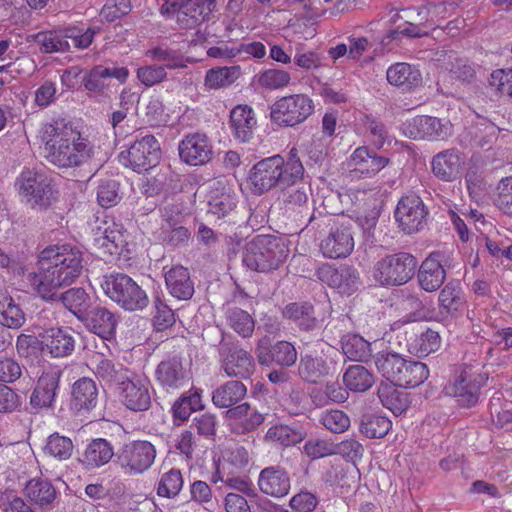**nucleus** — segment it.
Returning a JSON list of instances; mask_svg holds the SVG:
<instances>
[{
  "mask_svg": "<svg viewBox=\"0 0 512 512\" xmlns=\"http://www.w3.org/2000/svg\"><path fill=\"white\" fill-rule=\"evenodd\" d=\"M440 346V336L436 331L427 329L422 332L415 340L411 343V348L419 356H427L432 352H435Z\"/></svg>",
  "mask_w": 512,
  "mask_h": 512,
  "instance_id": "nucleus-59",
  "label": "nucleus"
},
{
  "mask_svg": "<svg viewBox=\"0 0 512 512\" xmlns=\"http://www.w3.org/2000/svg\"><path fill=\"white\" fill-rule=\"evenodd\" d=\"M155 446L146 440L125 443L116 454L117 463L126 475L136 476L147 471L156 458Z\"/></svg>",
  "mask_w": 512,
  "mask_h": 512,
  "instance_id": "nucleus-9",
  "label": "nucleus"
},
{
  "mask_svg": "<svg viewBox=\"0 0 512 512\" xmlns=\"http://www.w3.org/2000/svg\"><path fill=\"white\" fill-rule=\"evenodd\" d=\"M184 478L180 469L172 468L163 472L157 483V495L165 498H174L182 490Z\"/></svg>",
  "mask_w": 512,
  "mask_h": 512,
  "instance_id": "nucleus-51",
  "label": "nucleus"
},
{
  "mask_svg": "<svg viewBox=\"0 0 512 512\" xmlns=\"http://www.w3.org/2000/svg\"><path fill=\"white\" fill-rule=\"evenodd\" d=\"M428 214L423 200L416 194H409L399 200L395 210V220L403 232L413 234L425 227Z\"/></svg>",
  "mask_w": 512,
  "mask_h": 512,
  "instance_id": "nucleus-14",
  "label": "nucleus"
},
{
  "mask_svg": "<svg viewBox=\"0 0 512 512\" xmlns=\"http://www.w3.org/2000/svg\"><path fill=\"white\" fill-rule=\"evenodd\" d=\"M246 394L247 388L241 381L230 380L213 391L212 402L218 408H233Z\"/></svg>",
  "mask_w": 512,
  "mask_h": 512,
  "instance_id": "nucleus-38",
  "label": "nucleus"
},
{
  "mask_svg": "<svg viewBox=\"0 0 512 512\" xmlns=\"http://www.w3.org/2000/svg\"><path fill=\"white\" fill-rule=\"evenodd\" d=\"M115 455L112 444L104 438L92 439L80 457L86 469L100 468L110 462Z\"/></svg>",
  "mask_w": 512,
  "mask_h": 512,
  "instance_id": "nucleus-33",
  "label": "nucleus"
},
{
  "mask_svg": "<svg viewBox=\"0 0 512 512\" xmlns=\"http://www.w3.org/2000/svg\"><path fill=\"white\" fill-rule=\"evenodd\" d=\"M104 290L111 300L128 311L142 310L149 303L146 292L131 277L123 273L108 276Z\"/></svg>",
  "mask_w": 512,
  "mask_h": 512,
  "instance_id": "nucleus-8",
  "label": "nucleus"
},
{
  "mask_svg": "<svg viewBox=\"0 0 512 512\" xmlns=\"http://www.w3.org/2000/svg\"><path fill=\"white\" fill-rule=\"evenodd\" d=\"M488 83L496 93L507 95L512 101V68L494 70Z\"/></svg>",
  "mask_w": 512,
  "mask_h": 512,
  "instance_id": "nucleus-64",
  "label": "nucleus"
},
{
  "mask_svg": "<svg viewBox=\"0 0 512 512\" xmlns=\"http://www.w3.org/2000/svg\"><path fill=\"white\" fill-rule=\"evenodd\" d=\"M343 382L353 392H365L375 383V377L363 365H351L343 374Z\"/></svg>",
  "mask_w": 512,
  "mask_h": 512,
  "instance_id": "nucleus-46",
  "label": "nucleus"
},
{
  "mask_svg": "<svg viewBox=\"0 0 512 512\" xmlns=\"http://www.w3.org/2000/svg\"><path fill=\"white\" fill-rule=\"evenodd\" d=\"M258 486L262 493L281 498L290 490V478L288 473L279 466H269L261 470L258 477Z\"/></svg>",
  "mask_w": 512,
  "mask_h": 512,
  "instance_id": "nucleus-25",
  "label": "nucleus"
},
{
  "mask_svg": "<svg viewBox=\"0 0 512 512\" xmlns=\"http://www.w3.org/2000/svg\"><path fill=\"white\" fill-rule=\"evenodd\" d=\"M166 287L174 298L189 300L194 294V282L187 268L176 265L164 272Z\"/></svg>",
  "mask_w": 512,
  "mask_h": 512,
  "instance_id": "nucleus-29",
  "label": "nucleus"
},
{
  "mask_svg": "<svg viewBox=\"0 0 512 512\" xmlns=\"http://www.w3.org/2000/svg\"><path fill=\"white\" fill-rule=\"evenodd\" d=\"M62 371L57 368L44 371L38 378L30 396V405L34 409L53 408L59 390Z\"/></svg>",
  "mask_w": 512,
  "mask_h": 512,
  "instance_id": "nucleus-19",
  "label": "nucleus"
},
{
  "mask_svg": "<svg viewBox=\"0 0 512 512\" xmlns=\"http://www.w3.org/2000/svg\"><path fill=\"white\" fill-rule=\"evenodd\" d=\"M480 382L471 368L460 369L444 388L449 396L457 397L460 405L472 407L478 401Z\"/></svg>",
  "mask_w": 512,
  "mask_h": 512,
  "instance_id": "nucleus-17",
  "label": "nucleus"
},
{
  "mask_svg": "<svg viewBox=\"0 0 512 512\" xmlns=\"http://www.w3.org/2000/svg\"><path fill=\"white\" fill-rule=\"evenodd\" d=\"M386 77L390 84L403 89L416 87L422 81L420 71L408 63H396L390 66Z\"/></svg>",
  "mask_w": 512,
  "mask_h": 512,
  "instance_id": "nucleus-41",
  "label": "nucleus"
},
{
  "mask_svg": "<svg viewBox=\"0 0 512 512\" xmlns=\"http://www.w3.org/2000/svg\"><path fill=\"white\" fill-rule=\"evenodd\" d=\"M444 254L432 252L421 264L418 270V281L422 289L427 292L438 290L446 279L443 267Z\"/></svg>",
  "mask_w": 512,
  "mask_h": 512,
  "instance_id": "nucleus-24",
  "label": "nucleus"
},
{
  "mask_svg": "<svg viewBox=\"0 0 512 512\" xmlns=\"http://www.w3.org/2000/svg\"><path fill=\"white\" fill-rule=\"evenodd\" d=\"M25 322L26 316L22 308L7 291L0 290V325L9 329H20Z\"/></svg>",
  "mask_w": 512,
  "mask_h": 512,
  "instance_id": "nucleus-40",
  "label": "nucleus"
},
{
  "mask_svg": "<svg viewBox=\"0 0 512 512\" xmlns=\"http://www.w3.org/2000/svg\"><path fill=\"white\" fill-rule=\"evenodd\" d=\"M258 84L266 89L275 90L287 86L290 82V74L281 69H267L257 76Z\"/></svg>",
  "mask_w": 512,
  "mask_h": 512,
  "instance_id": "nucleus-60",
  "label": "nucleus"
},
{
  "mask_svg": "<svg viewBox=\"0 0 512 512\" xmlns=\"http://www.w3.org/2000/svg\"><path fill=\"white\" fill-rule=\"evenodd\" d=\"M219 332L218 344L219 362L227 377L248 379L255 371L252 355L241 347L240 343L231 336Z\"/></svg>",
  "mask_w": 512,
  "mask_h": 512,
  "instance_id": "nucleus-5",
  "label": "nucleus"
},
{
  "mask_svg": "<svg viewBox=\"0 0 512 512\" xmlns=\"http://www.w3.org/2000/svg\"><path fill=\"white\" fill-rule=\"evenodd\" d=\"M336 370V361L331 354L301 356L298 374L306 382L319 383L323 378L331 376Z\"/></svg>",
  "mask_w": 512,
  "mask_h": 512,
  "instance_id": "nucleus-21",
  "label": "nucleus"
},
{
  "mask_svg": "<svg viewBox=\"0 0 512 512\" xmlns=\"http://www.w3.org/2000/svg\"><path fill=\"white\" fill-rule=\"evenodd\" d=\"M216 8V0H162L160 11L168 17H176L183 29H194L209 20Z\"/></svg>",
  "mask_w": 512,
  "mask_h": 512,
  "instance_id": "nucleus-6",
  "label": "nucleus"
},
{
  "mask_svg": "<svg viewBox=\"0 0 512 512\" xmlns=\"http://www.w3.org/2000/svg\"><path fill=\"white\" fill-rule=\"evenodd\" d=\"M405 358L393 351H380L374 356V363L379 374L386 379L385 382L396 383L399 380Z\"/></svg>",
  "mask_w": 512,
  "mask_h": 512,
  "instance_id": "nucleus-39",
  "label": "nucleus"
},
{
  "mask_svg": "<svg viewBox=\"0 0 512 512\" xmlns=\"http://www.w3.org/2000/svg\"><path fill=\"white\" fill-rule=\"evenodd\" d=\"M443 67L449 71L452 77L463 82H470L475 77V68L466 58L459 56L456 52L450 51L445 54Z\"/></svg>",
  "mask_w": 512,
  "mask_h": 512,
  "instance_id": "nucleus-49",
  "label": "nucleus"
},
{
  "mask_svg": "<svg viewBox=\"0 0 512 512\" xmlns=\"http://www.w3.org/2000/svg\"><path fill=\"white\" fill-rule=\"evenodd\" d=\"M19 193L33 208L46 209L53 199L52 180L37 171L25 170L16 181Z\"/></svg>",
  "mask_w": 512,
  "mask_h": 512,
  "instance_id": "nucleus-11",
  "label": "nucleus"
},
{
  "mask_svg": "<svg viewBox=\"0 0 512 512\" xmlns=\"http://www.w3.org/2000/svg\"><path fill=\"white\" fill-rule=\"evenodd\" d=\"M90 369L94 375L107 385H119L129 371L122 364H115L102 353H94L90 358Z\"/></svg>",
  "mask_w": 512,
  "mask_h": 512,
  "instance_id": "nucleus-31",
  "label": "nucleus"
},
{
  "mask_svg": "<svg viewBox=\"0 0 512 512\" xmlns=\"http://www.w3.org/2000/svg\"><path fill=\"white\" fill-rule=\"evenodd\" d=\"M314 111V103L305 94L282 97L271 107V120L282 126H295L304 122Z\"/></svg>",
  "mask_w": 512,
  "mask_h": 512,
  "instance_id": "nucleus-10",
  "label": "nucleus"
},
{
  "mask_svg": "<svg viewBox=\"0 0 512 512\" xmlns=\"http://www.w3.org/2000/svg\"><path fill=\"white\" fill-rule=\"evenodd\" d=\"M300 165L285 162L280 155L258 161L249 172V182L255 194L261 195L275 187L285 188L300 182Z\"/></svg>",
  "mask_w": 512,
  "mask_h": 512,
  "instance_id": "nucleus-3",
  "label": "nucleus"
},
{
  "mask_svg": "<svg viewBox=\"0 0 512 512\" xmlns=\"http://www.w3.org/2000/svg\"><path fill=\"white\" fill-rule=\"evenodd\" d=\"M392 422L386 416L367 413L361 416L360 432L370 439L382 438L390 431Z\"/></svg>",
  "mask_w": 512,
  "mask_h": 512,
  "instance_id": "nucleus-48",
  "label": "nucleus"
},
{
  "mask_svg": "<svg viewBox=\"0 0 512 512\" xmlns=\"http://www.w3.org/2000/svg\"><path fill=\"white\" fill-rule=\"evenodd\" d=\"M160 159V144L153 135L136 140L129 149L119 154V161L136 172L147 171Z\"/></svg>",
  "mask_w": 512,
  "mask_h": 512,
  "instance_id": "nucleus-13",
  "label": "nucleus"
},
{
  "mask_svg": "<svg viewBox=\"0 0 512 512\" xmlns=\"http://www.w3.org/2000/svg\"><path fill=\"white\" fill-rule=\"evenodd\" d=\"M235 197L230 192L218 190L211 192L208 200V212L217 218L226 216L235 208Z\"/></svg>",
  "mask_w": 512,
  "mask_h": 512,
  "instance_id": "nucleus-55",
  "label": "nucleus"
},
{
  "mask_svg": "<svg viewBox=\"0 0 512 512\" xmlns=\"http://www.w3.org/2000/svg\"><path fill=\"white\" fill-rule=\"evenodd\" d=\"M429 376V369L426 364L419 361L405 360L400 371L398 386L414 388L421 385Z\"/></svg>",
  "mask_w": 512,
  "mask_h": 512,
  "instance_id": "nucleus-47",
  "label": "nucleus"
},
{
  "mask_svg": "<svg viewBox=\"0 0 512 512\" xmlns=\"http://www.w3.org/2000/svg\"><path fill=\"white\" fill-rule=\"evenodd\" d=\"M449 120L421 115L414 117L408 124L409 136L413 139L444 140L452 135Z\"/></svg>",
  "mask_w": 512,
  "mask_h": 512,
  "instance_id": "nucleus-20",
  "label": "nucleus"
},
{
  "mask_svg": "<svg viewBox=\"0 0 512 512\" xmlns=\"http://www.w3.org/2000/svg\"><path fill=\"white\" fill-rule=\"evenodd\" d=\"M389 162V158L377 154L366 146H361L351 154L348 164L355 172L372 177L385 168Z\"/></svg>",
  "mask_w": 512,
  "mask_h": 512,
  "instance_id": "nucleus-27",
  "label": "nucleus"
},
{
  "mask_svg": "<svg viewBox=\"0 0 512 512\" xmlns=\"http://www.w3.org/2000/svg\"><path fill=\"white\" fill-rule=\"evenodd\" d=\"M44 452L58 460H67L73 452L72 440L59 433H53L47 438Z\"/></svg>",
  "mask_w": 512,
  "mask_h": 512,
  "instance_id": "nucleus-57",
  "label": "nucleus"
},
{
  "mask_svg": "<svg viewBox=\"0 0 512 512\" xmlns=\"http://www.w3.org/2000/svg\"><path fill=\"white\" fill-rule=\"evenodd\" d=\"M348 395L347 390L336 382L327 383L324 387L315 388L311 392V398L317 406H325L330 402H344Z\"/></svg>",
  "mask_w": 512,
  "mask_h": 512,
  "instance_id": "nucleus-52",
  "label": "nucleus"
},
{
  "mask_svg": "<svg viewBox=\"0 0 512 512\" xmlns=\"http://www.w3.org/2000/svg\"><path fill=\"white\" fill-rule=\"evenodd\" d=\"M82 253L69 245L50 246L41 251L38 272L30 273L28 280L44 300H55L59 289L71 285L81 274Z\"/></svg>",
  "mask_w": 512,
  "mask_h": 512,
  "instance_id": "nucleus-1",
  "label": "nucleus"
},
{
  "mask_svg": "<svg viewBox=\"0 0 512 512\" xmlns=\"http://www.w3.org/2000/svg\"><path fill=\"white\" fill-rule=\"evenodd\" d=\"M122 403L132 411H146L151 405L149 381L146 378L130 377L118 385Z\"/></svg>",
  "mask_w": 512,
  "mask_h": 512,
  "instance_id": "nucleus-16",
  "label": "nucleus"
},
{
  "mask_svg": "<svg viewBox=\"0 0 512 512\" xmlns=\"http://www.w3.org/2000/svg\"><path fill=\"white\" fill-rule=\"evenodd\" d=\"M257 121L253 109L248 105H238L230 112V129L236 140L249 142L254 134Z\"/></svg>",
  "mask_w": 512,
  "mask_h": 512,
  "instance_id": "nucleus-30",
  "label": "nucleus"
},
{
  "mask_svg": "<svg viewBox=\"0 0 512 512\" xmlns=\"http://www.w3.org/2000/svg\"><path fill=\"white\" fill-rule=\"evenodd\" d=\"M57 494L52 483L43 478H33L24 487V495L41 509L52 508Z\"/></svg>",
  "mask_w": 512,
  "mask_h": 512,
  "instance_id": "nucleus-35",
  "label": "nucleus"
},
{
  "mask_svg": "<svg viewBox=\"0 0 512 512\" xmlns=\"http://www.w3.org/2000/svg\"><path fill=\"white\" fill-rule=\"evenodd\" d=\"M288 248L281 239L257 235L245 246L243 263L251 270L268 272L277 269L287 258Z\"/></svg>",
  "mask_w": 512,
  "mask_h": 512,
  "instance_id": "nucleus-4",
  "label": "nucleus"
},
{
  "mask_svg": "<svg viewBox=\"0 0 512 512\" xmlns=\"http://www.w3.org/2000/svg\"><path fill=\"white\" fill-rule=\"evenodd\" d=\"M85 327L103 340L111 339L115 334L117 320L105 307L96 306L80 319Z\"/></svg>",
  "mask_w": 512,
  "mask_h": 512,
  "instance_id": "nucleus-26",
  "label": "nucleus"
},
{
  "mask_svg": "<svg viewBox=\"0 0 512 512\" xmlns=\"http://www.w3.org/2000/svg\"><path fill=\"white\" fill-rule=\"evenodd\" d=\"M179 156L191 166H202L213 158V146L206 134L192 133L179 143Z\"/></svg>",
  "mask_w": 512,
  "mask_h": 512,
  "instance_id": "nucleus-18",
  "label": "nucleus"
},
{
  "mask_svg": "<svg viewBox=\"0 0 512 512\" xmlns=\"http://www.w3.org/2000/svg\"><path fill=\"white\" fill-rule=\"evenodd\" d=\"M249 460V452L243 446L230 448L223 457V469L227 466L229 474H237L247 467Z\"/></svg>",
  "mask_w": 512,
  "mask_h": 512,
  "instance_id": "nucleus-58",
  "label": "nucleus"
},
{
  "mask_svg": "<svg viewBox=\"0 0 512 512\" xmlns=\"http://www.w3.org/2000/svg\"><path fill=\"white\" fill-rule=\"evenodd\" d=\"M202 408L200 395L197 392L189 396L183 395L173 405V417L180 421L188 419L192 411Z\"/></svg>",
  "mask_w": 512,
  "mask_h": 512,
  "instance_id": "nucleus-61",
  "label": "nucleus"
},
{
  "mask_svg": "<svg viewBox=\"0 0 512 512\" xmlns=\"http://www.w3.org/2000/svg\"><path fill=\"white\" fill-rule=\"evenodd\" d=\"M190 238L189 230L183 225L158 230V239L166 246L179 247L185 245Z\"/></svg>",
  "mask_w": 512,
  "mask_h": 512,
  "instance_id": "nucleus-62",
  "label": "nucleus"
},
{
  "mask_svg": "<svg viewBox=\"0 0 512 512\" xmlns=\"http://www.w3.org/2000/svg\"><path fill=\"white\" fill-rule=\"evenodd\" d=\"M33 41L39 46L42 53L67 52L70 44L66 40V32L59 31H41L31 36Z\"/></svg>",
  "mask_w": 512,
  "mask_h": 512,
  "instance_id": "nucleus-44",
  "label": "nucleus"
},
{
  "mask_svg": "<svg viewBox=\"0 0 512 512\" xmlns=\"http://www.w3.org/2000/svg\"><path fill=\"white\" fill-rule=\"evenodd\" d=\"M42 344L52 357L61 358L72 354L75 339L69 328H51L45 331Z\"/></svg>",
  "mask_w": 512,
  "mask_h": 512,
  "instance_id": "nucleus-32",
  "label": "nucleus"
},
{
  "mask_svg": "<svg viewBox=\"0 0 512 512\" xmlns=\"http://www.w3.org/2000/svg\"><path fill=\"white\" fill-rule=\"evenodd\" d=\"M145 56L151 61L162 63L160 66H165V69H178L186 66L184 58L178 51L164 45L147 49Z\"/></svg>",
  "mask_w": 512,
  "mask_h": 512,
  "instance_id": "nucleus-50",
  "label": "nucleus"
},
{
  "mask_svg": "<svg viewBox=\"0 0 512 512\" xmlns=\"http://www.w3.org/2000/svg\"><path fill=\"white\" fill-rule=\"evenodd\" d=\"M498 132L499 129L494 123L481 119L469 129L468 134L473 146L483 148L496 140Z\"/></svg>",
  "mask_w": 512,
  "mask_h": 512,
  "instance_id": "nucleus-54",
  "label": "nucleus"
},
{
  "mask_svg": "<svg viewBox=\"0 0 512 512\" xmlns=\"http://www.w3.org/2000/svg\"><path fill=\"white\" fill-rule=\"evenodd\" d=\"M464 165V154L455 148L437 153L431 162L433 174L446 182H452L459 178L464 170Z\"/></svg>",
  "mask_w": 512,
  "mask_h": 512,
  "instance_id": "nucleus-22",
  "label": "nucleus"
},
{
  "mask_svg": "<svg viewBox=\"0 0 512 512\" xmlns=\"http://www.w3.org/2000/svg\"><path fill=\"white\" fill-rule=\"evenodd\" d=\"M155 375L159 385L166 391L180 389L187 382V373L176 357L160 362Z\"/></svg>",
  "mask_w": 512,
  "mask_h": 512,
  "instance_id": "nucleus-28",
  "label": "nucleus"
},
{
  "mask_svg": "<svg viewBox=\"0 0 512 512\" xmlns=\"http://www.w3.org/2000/svg\"><path fill=\"white\" fill-rule=\"evenodd\" d=\"M56 300L63 303L77 319H81L87 312L91 304V297L83 288H71L64 293L56 296Z\"/></svg>",
  "mask_w": 512,
  "mask_h": 512,
  "instance_id": "nucleus-45",
  "label": "nucleus"
},
{
  "mask_svg": "<svg viewBox=\"0 0 512 512\" xmlns=\"http://www.w3.org/2000/svg\"><path fill=\"white\" fill-rule=\"evenodd\" d=\"M227 418L234 421V431L240 434L254 431L264 421V416L248 403H242L226 412Z\"/></svg>",
  "mask_w": 512,
  "mask_h": 512,
  "instance_id": "nucleus-34",
  "label": "nucleus"
},
{
  "mask_svg": "<svg viewBox=\"0 0 512 512\" xmlns=\"http://www.w3.org/2000/svg\"><path fill=\"white\" fill-rule=\"evenodd\" d=\"M106 73L105 66H94L82 79L85 90L96 95H104L110 86Z\"/></svg>",
  "mask_w": 512,
  "mask_h": 512,
  "instance_id": "nucleus-56",
  "label": "nucleus"
},
{
  "mask_svg": "<svg viewBox=\"0 0 512 512\" xmlns=\"http://www.w3.org/2000/svg\"><path fill=\"white\" fill-rule=\"evenodd\" d=\"M94 246L109 255L121 254L127 244L122 224L104 213L92 224Z\"/></svg>",
  "mask_w": 512,
  "mask_h": 512,
  "instance_id": "nucleus-12",
  "label": "nucleus"
},
{
  "mask_svg": "<svg viewBox=\"0 0 512 512\" xmlns=\"http://www.w3.org/2000/svg\"><path fill=\"white\" fill-rule=\"evenodd\" d=\"M98 389L95 382L87 377L78 379L72 387V404L78 412H87L96 407Z\"/></svg>",
  "mask_w": 512,
  "mask_h": 512,
  "instance_id": "nucleus-36",
  "label": "nucleus"
},
{
  "mask_svg": "<svg viewBox=\"0 0 512 512\" xmlns=\"http://www.w3.org/2000/svg\"><path fill=\"white\" fill-rule=\"evenodd\" d=\"M255 354L258 363L267 367L277 365L288 368L293 366L298 358V352L291 342L280 340L274 345H270L267 337L258 340Z\"/></svg>",
  "mask_w": 512,
  "mask_h": 512,
  "instance_id": "nucleus-15",
  "label": "nucleus"
},
{
  "mask_svg": "<svg viewBox=\"0 0 512 512\" xmlns=\"http://www.w3.org/2000/svg\"><path fill=\"white\" fill-rule=\"evenodd\" d=\"M226 315L229 327L240 336L248 338L253 334L255 322L247 311L234 307L229 309Z\"/></svg>",
  "mask_w": 512,
  "mask_h": 512,
  "instance_id": "nucleus-53",
  "label": "nucleus"
},
{
  "mask_svg": "<svg viewBox=\"0 0 512 512\" xmlns=\"http://www.w3.org/2000/svg\"><path fill=\"white\" fill-rule=\"evenodd\" d=\"M283 317L293 321L300 330L312 331L318 325L314 307L308 302L290 303L283 309Z\"/></svg>",
  "mask_w": 512,
  "mask_h": 512,
  "instance_id": "nucleus-37",
  "label": "nucleus"
},
{
  "mask_svg": "<svg viewBox=\"0 0 512 512\" xmlns=\"http://www.w3.org/2000/svg\"><path fill=\"white\" fill-rule=\"evenodd\" d=\"M398 384L382 381L377 389V395L384 407L394 414H401L408 407L406 394L399 391Z\"/></svg>",
  "mask_w": 512,
  "mask_h": 512,
  "instance_id": "nucleus-43",
  "label": "nucleus"
},
{
  "mask_svg": "<svg viewBox=\"0 0 512 512\" xmlns=\"http://www.w3.org/2000/svg\"><path fill=\"white\" fill-rule=\"evenodd\" d=\"M439 304L449 314L458 311L463 304L460 288L452 283L446 284L439 293Z\"/></svg>",
  "mask_w": 512,
  "mask_h": 512,
  "instance_id": "nucleus-63",
  "label": "nucleus"
},
{
  "mask_svg": "<svg viewBox=\"0 0 512 512\" xmlns=\"http://www.w3.org/2000/svg\"><path fill=\"white\" fill-rule=\"evenodd\" d=\"M41 140L45 160L59 169L85 166L95 154L93 144L63 118L44 124Z\"/></svg>",
  "mask_w": 512,
  "mask_h": 512,
  "instance_id": "nucleus-2",
  "label": "nucleus"
},
{
  "mask_svg": "<svg viewBox=\"0 0 512 512\" xmlns=\"http://www.w3.org/2000/svg\"><path fill=\"white\" fill-rule=\"evenodd\" d=\"M323 255L327 258H344L351 254L354 248V238L351 229L339 226L331 229L328 236L320 244Z\"/></svg>",
  "mask_w": 512,
  "mask_h": 512,
  "instance_id": "nucleus-23",
  "label": "nucleus"
},
{
  "mask_svg": "<svg viewBox=\"0 0 512 512\" xmlns=\"http://www.w3.org/2000/svg\"><path fill=\"white\" fill-rule=\"evenodd\" d=\"M417 265V259L408 252L390 254L376 263L374 277L381 285L400 286L412 279Z\"/></svg>",
  "mask_w": 512,
  "mask_h": 512,
  "instance_id": "nucleus-7",
  "label": "nucleus"
},
{
  "mask_svg": "<svg viewBox=\"0 0 512 512\" xmlns=\"http://www.w3.org/2000/svg\"><path fill=\"white\" fill-rule=\"evenodd\" d=\"M343 354L351 361L368 362L372 357L371 343L358 334H347L341 340Z\"/></svg>",
  "mask_w": 512,
  "mask_h": 512,
  "instance_id": "nucleus-42",
  "label": "nucleus"
}]
</instances>
